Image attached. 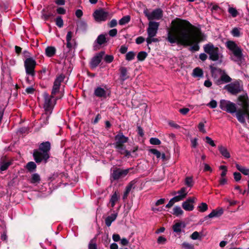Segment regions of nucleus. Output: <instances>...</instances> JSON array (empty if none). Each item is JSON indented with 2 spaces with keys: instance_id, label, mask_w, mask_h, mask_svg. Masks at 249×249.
<instances>
[{
  "instance_id": "25",
  "label": "nucleus",
  "mask_w": 249,
  "mask_h": 249,
  "mask_svg": "<svg viewBox=\"0 0 249 249\" xmlns=\"http://www.w3.org/2000/svg\"><path fill=\"white\" fill-rule=\"evenodd\" d=\"M118 213H115L111 214L110 215L108 216L105 219V223L107 227H109L112 222L114 221L117 218Z\"/></svg>"
},
{
  "instance_id": "36",
  "label": "nucleus",
  "mask_w": 249,
  "mask_h": 249,
  "mask_svg": "<svg viewBox=\"0 0 249 249\" xmlns=\"http://www.w3.org/2000/svg\"><path fill=\"white\" fill-rule=\"evenodd\" d=\"M185 184L189 187H192L194 185L192 177H187L185 179Z\"/></svg>"
},
{
  "instance_id": "37",
  "label": "nucleus",
  "mask_w": 249,
  "mask_h": 249,
  "mask_svg": "<svg viewBox=\"0 0 249 249\" xmlns=\"http://www.w3.org/2000/svg\"><path fill=\"white\" fill-rule=\"evenodd\" d=\"M96 41L97 43L99 45H102L103 44L106 42L107 40L105 35L103 34L99 35L96 39Z\"/></svg>"
},
{
  "instance_id": "9",
  "label": "nucleus",
  "mask_w": 249,
  "mask_h": 249,
  "mask_svg": "<svg viewBox=\"0 0 249 249\" xmlns=\"http://www.w3.org/2000/svg\"><path fill=\"white\" fill-rule=\"evenodd\" d=\"M219 107L222 110L231 114H236L237 111L236 104L228 100H221Z\"/></svg>"
},
{
  "instance_id": "31",
  "label": "nucleus",
  "mask_w": 249,
  "mask_h": 249,
  "mask_svg": "<svg viewBox=\"0 0 249 249\" xmlns=\"http://www.w3.org/2000/svg\"><path fill=\"white\" fill-rule=\"evenodd\" d=\"M203 72L202 70L198 68H196L193 70L192 75L194 77H201L203 76Z\"/></svg>"
},
{
  "instance_id": "8",
  "label": "nucleus",
  "mask_w": 249,
  "mask_h": 249,
  "mask_svg": "<svg viewBox=\"0 0 249 249\" xmlns=\"http://www.w3.org/2000/svg\"><path fill=\"white\" fill-rule=\"evenodd\" d=\"M54 95H50L46 92L43 93L44 103L43 107L45 112L52 113L53 107L56 103V99L54 98Z\"/></svg>"
},
{
  "instance_id": "57",
  "label": "nucleus",
  "mask_w": 249,
  "mask_h": 249,
  "mask_svg": "<svg viewBox=\"0 0 249 249\" xmlns=\"http://www.w3.org/2000/svg\"><path fill=\"white\" fill-rule=\"evenodd\" d=\"M234 178L236 181H238L241 179V175L239 172H234L233 173Z\"/></svg>"
},
{
  "instance_id": "18",
  "label": "nucleus",
  "mask_w": 249,
  "mask_h": 249,
  "mask_svg": "<svg viewBox=\"0 0 249 249\" xmlns=\"http://www.w3.org/2000/svg\"><path fill=\"white\" fill-rule=\"evenodd\" d=\"M218 149L222 156L225 159L231 158V154L226 146L222 144L218 146Z\"/></svg>"
},
{
  "instance_id": "10",
  "label": "nucleus",
  "mask_w": 249,
  "mask_h": 249,
  "mask_svg": "<svg viewBox=\"0 0 249 249\" xmlns=\"http://www.w3.org/2000/svg\"><path fill=\"white\" fill-rule=\"evenodd\" d=\"M132 169V168H131L125 169H122L121 168L114 169L110 175V180L111 182L124 178Z\"/></svg>"
},
{
  "instance_id": "59",
  "label": "nucleus",
  "mask_w": 249,
  "mask_h": 249,
  "mask_svg": "<svg viewBox=\"0 0 249 249\" xmlns=\"http://www.w3.org/2000/svg\"><path fill=\"white\" fill-rule=\"evenodd\" d=\"M199 237V234L197 231L194 232L191 235V238L193 240H196Z\"/></svg>"
},
{
  "instance_id": "62",
  "label": "nucleus",
  "mask_w": 249,
  "mask_h": 249,
  "mask_svg": "<svg viewBox=\"0 0 249 249\" xmlns=\"http://www.w3.org/2000/svg\"><path fill=\"white\" fill-rule=\"evenodd\" d=\"M219 185H224L227 183V179L226 178H220L219 180Z\"/></svg>"
},
{
  "instance_id": "27",
  "label": "nucleus",
  "mask_w": 249,
  "mask_h": 249,
  "mask_svg": "<svg viewBox=\"0 0 249 249\" xmlns=\"http://www.w3.org/2000/svg\"><path fill=\"white\" fill-rule=\"evenodd\" d=\"M231 81V78L226 73H223L220 77V79L217 80V83L218 84H221V82L223 83H229Z\"/></svg>"
},
{
  "instance_id": "1",
  "label": "nucleus",
  "mask_w": 249,
  "mask_h": 249,
  "mask_svg": "<svg viewBox=\"0 0 249 249\" xmlns=\"http://www.w3.org/2000/svg\"><path fill=\"white\" fill-rule=\"evenodd\" d=\"M172 26L168 30L166 40L170 44L184 46L193 45L191 50L197 51L199 49L198 43L203 41L204 35L200 30L191 24L188 21L176 18L172 21Z\"/></svg>"
},
{
  "instance_id": "28",
  "label": "nucleus",
  "mask_w": 249,
  "mask_h": 249,
  "mask_svg": "<svg viewBox=\"0 0 249 249\" xmlns=\"http://www.w3.org/2000/svg\"><path fill=\"white\" fill-rule=\"evenodd\" d=\"M56 52V49L54 47H47L45 49V54L48 57L53 56Z\"/></svg>"
},
{
  "instance_id": "16",
  "label": "nucleus",
  "mask_w": 249,
  "mask_h": 249,
  "mask_svg": "<svg viewBox=\"0 0 249 249\" xmlns=\"http://www.w3.org/2000/svg\"><path fill=\"white\" fill-rule=\"evenodd\" d=\"M196 198L195 197H189L185 201L182 203V207L186 211H192L194 210L193 203H195Z\"/></svg>"
},
{
  "instance_id": "38",
  "label": "nucleus",
  "mask_w": 249,
  "mask_h": 249,
  "mask_svg": "<svg viewBox=\"0 0 249 249\" xmlns=\"http://www.w3.org/2000/svg\"><path fill=\"white\" fill-rule=\"evenodd\" d=\"M36 167V165L33 161L29 162L26 165V168L30 172L34 171Z\"/></svg>"
},
{
  "instance_id": "44",
  "label": "nucleus",
  "mask_w": 249,
  "mask_h": 249,
  "mask_svg": "<svg viewBox=\"0 0 249 249\" xmlns=\"http://www.w3.org/2000/svg\"><path fill=\"white\" fill-rule=\"evenodd\" d=\"M219 169L222 170L220 174V178H225L228 171L227 167L225 165H220Z\"/></svg>"
},
{
  "instance_id": "47",
  "label": "nucleus",
  "mask_w": 249,
  "mask_h": 249,
  "mask_svg": "<svg viewBox=\"0 0 249 249\" xmlns=\"http://www.w3.org/2000/svg\"><path fill=\"white\" fill-rule=\"evenodd\" d=\"M55 24L59 28L63 26V20L60 16L57 17L55 19Z\"/></svg>"
},
{
  "instance_id": "14",
  "label": "nucleus",
  "mask_w": 249,
  "mask_h": 249,
  "mask_svg": "<svg viewBox=\"0 0 249 249\" xmlns=\"http://www.w3.org/2000/svg\"><path fill=\"white\" fill-rule=\"evenodd\" d=\"M65 78V76L63 74H61L56 77L53 83L52 94L55 95L57 92H58L61 83L64 81Z\"/></svg>"
},
{
  "instance_id": "11",
  "label": "nucleus",
  "mask_w": 249,
  "mask_h": 249,
  "mask_svg": "<svg viewBox=\"0 0 249 249\" xmlns=\"http://www.w3.org/2000/svg\"><path fill=\"white\" fill-rule=\"evenodd\" d=\"M24 64L26 74L34 76L35 74V69L36 65V60L32 57H29L24 60Z\"/></svg>"
},
{
  "instance_id": "12",
  "label": "nucleus",
  "mask_w": 249,
  "mask_h": 249,
  "mask_svg": "<svg viewBox=\"0 0 249 249\" xmlns=\"http://www.w3.org/2000/svg\"><path fill=\"white\" fill-rule=\"evenodd\" d=\"M143 13L148 20H160L163 17V11L160 8H157L151 12L145 10Z\"/></svg>"
},
{
  "instance_id": "53",
  "label": "nucleus",
  "mask_w": 249,
  "mask_h": 249,
  "mask_svg": "<svg viewBox=\"0 0 249 249\" xmlns=\"http://www.w3.org/2000/svg\"><path fill=\"white\" fill-rule=\"evenodd\" d=\"M166 241L167 240L164 237L160 236L158 237L157 239V243L159 244L164 245L166 243Z\"/></svg>"
},
{
  "instance_id": "29",
  "label": "nucleus",
  "mask_w": 249,
  "mask_h": 249,
  "mask_svg": "<svg viewBox=\"0 0 249 249\" xmlns=\"http://www.w3.org/2000/svg\"><path fill=\"white\" fill-rule=\"evenodd\" d=\"M120 78L122 81H124L128 78V76L127 74V70L125 67H121L120 69Z\"/></svg>"
},
{
  "instance_id": "60",
  "label": "nucleus",
  "mask_w": 249,
  "mask_h": 249,
  "mask_svg": "<svg viewBox=\"0 0 249 249\" xmlns=\"http://www.w3.org/2000/svg\"><path fill=\"white\" fill-rule=\"evenodd\" d=\"M117 34V30L116 29H113L109 31L108 34L110 36L113 37L116 36Z\"/></svg>"
},
{
  "instance_id": "23",
  "label": "nucleus",
  "mask_w": 249,
  "mask_h": 249,
  "mask_svg": "<svg viewBox=\"0 0 249 249\" xmlns=\"http://www.w3.org/2000/svg\"><path fill=\"white\" fill-rule=\"evenodd\" d=\"M119 199L120 196L118 193H117L116 192H115L111 196L108 205H110L111 207L113 208Z\"/></svg>"
},
{
  "instance_id": "40",
  "label": "nucleus",
  "mask_w": 249,
  "mask_h": 249,
  "mask_svg": "<svg viewBox=\"0 0 249 249\" xmlns=\"http://www.w3.org/2000/svg\"><path fill=\"white\" fill-rule=\"evenodd\" d=\"M147 53L144 51L140 52L137 55V58L139 61H143L145 58L147 57Z\"/></svg>"
},
{
  "instance_id": "61",
  "label": "nucleus",
  "mask_w": 249,
  "mask_h": 249,
  "mask_svg": "<svg viewBox=\"0 0 249 249\" xmlns=\"http://www.w3.org/2000/svg\"><path fill=\"white\" fill-rule=\"evenodd\" d=\"M127 49V47L125 45H122L120 47V52L122 54H124L126 53Z\"/></svg>"
},
{
  "instance_id": "52",
  "label": "nucleus",
  "mask_w": 249,
  "mask_h": 249,
  "mask_svg": "<svg viewBox=\"0 0 249 249\" xmlns=\"http://www.w3.org/2000/svg\"><path fill=\"white\" fill-rule=\"evenodd\" d=\"M89 249H97V245L93 239L90 241L89 244Z\"/></svg>"
},
{
  "instance_id": "21",
  "label": "nucleus",
  "mask_w": 249,
  "mask_h": 249,
  "mask_svg": "<svg viewBox=\"0 0 249 249\" xmlns=\"http://www.w3.org/2000/svg\"><path fill=\"white\" fill-rule=\"evenodd\" d=\"M223 213V209L221 207H218L216 209L213 210L212 212L209 214L208 217L210 218L213 217H218L222 215Z\"/></svg>"
},
{
  "instance_id": "56",
  "label": "nucleus",
  "mask_w": 249,
  "mask_h": 249,
  "mask_svg": "<svg viewBox=\"0 0 249 249\" xmlns=\"http://www.w3.org/2000/svg\"><path fill=\"white\" fill-rule=\"evenodd\" d=\"M224 200L229 203V206H231L236 205L237 203V201L235 200H231L228 198H225Z\"/></svg>"
},
{
  "instance_id": "22",
  "label": "nucleus",
  "mask_w": 249,
  "mask_h": 249,
  "mask_svg": "<svg viewBox=\"0 0 249 249\" xmlns=\"http://www.w3.org/2000/svg\"><path fill=\"white\" fill-rule=\"evenodd\" d=\"M51 113L45 112L40 118L39 122L41 127H44L48 124V120Z\"/></svg>"
},
{
  "instance_id": "4",
  "label": "nucleus",
  "mask_w": 249,
  "mask_h": 249,
  "mask_svg": "<svg viewBox=\"0 0 249 249\" xmlns=\"http://www.w3.org/2000/svg\"><path fill=\"white\" fill-rule=\"evenodd\" d=\"M226 46L232 54V55L231 56V60L240 65L244 59L242 49L233 41H227Z\"/></svg>"
},
{
  "instance_id": "15",
  "label": "nucleus",
  "mask_w": 249,
  "mask_h": 249,
  "mask_svg": "<svg viewBox=\"0 0 249 249\" xmlns=\"http://www.w3.org/2000/svg\"><path fill=\"white\" fill-rule=\"evenodd\" d=\"M94 18L97 21H102L106 20L109 14L107 12L101 9L96 10L93 14Z\"/></svg>"
},
{
  "instance_id": "42",
  "label": "nucleus",
  "mask_w": 249,
  "mask_h": 249,
  "mask_svg": "<svg viewBox=\"0 0 249 249\" xmlns=\"http://www.w3.org/2000/svg\"><path fill=\"white\" fill-rule=\"evenodd\" d=\"M173 230L175 232H180L181 231V224L180 223H176L173 226Z\"/></svg>"
},
{
  "instance_id": "46",
  "label": "nucleus",
  "mask_w": 249,
  "mask_h": 249,
  "mask_svg": "<svg viewBox=\"0 0 249 249\" xmlns=\"http://www.w3.org/2000/svg\"><path fill=\"white\" fill-rule=\"evenodd\" d=\"M181 247L184 249H194V246L193 244L186 242L182 244Z\"/></svg>"
},
{
  "instance_id": "20",
  "label": "nucleus",
  "mask_w": 249,
  "mask_h": 249,
  "mask_svg": "<svg viewBox=\"0 0 249 249\" xmlns=\"http://www.w3.org/2000/svg\"><path fill=\"white\" fill-rule=\"evenodd\" d=\"M94 95L98 98H104L107 97V91L104 89L100 87H98L95 89L94 91Z\"/></svg>"
},
{
  "instance_id": "45",
  "label": "nucleus",
  "mask_w": 249,
  "mask_h": 249,
  "mask_svg": "<svg viewBox=\"0 0 249 249\" xmlns=\"http://www.w3.org/2000/svg\"><path fill=\"white\" fill-rule=\"evenodd\" d=\"M198 210L200 212H204L208 209V205L206 203H201L198 206Z\"/></svg>"
},
{
  "instance_id": "51",
  "label": "nucleus",
  "mask_w": 249,
  "mask_h": 249,
  "mask_svg": "<svg viewBox=\"0 0 249 249\" xmlns=\"http://www.w3.org/2000/svg\"><path fill=\"white\" fill-rule=\"evenodd\" d=\"M207 106L212 108H215L217 106V103L215 100H212L210 103L207 104Z\"/></svg>"
},
{
  "instance_id": "43",
  "label": "nucleus",
  "mask_w": 249,
  "mask_h": 249,
  "mask_svg": "<svg viewBox=\"0 0 249 249\" xmlns=\"http://www.w3.org/2000/svg\"><path fill=\"white\" fill-rule=\"evenodd\" d=\"M206 122L205 121L204 122H200L198 124V129L199 131L203 133H206V131L205 129V123H206Z\"/></svg>"
},
{
  "instance_id": "19",
  "label": "nucleus",
  "mask_w": 249,
  "mask_h": 249,
  "mask_svg": "<svg viewBox=\"0 0 249 249\" xmlns=\"http://www.w3.org/2000/svg\"><path fill=\"white\" fill-rule=\"evenodd\" d=\"M188 194V192L187 191V188L186 187H182L178 191V192H174L172 193L173 195H176L178 194V195L175 196V197H179V201L183 200L184 198L186 197L187 195Z\"/></svg>"
},
{
  "instance_id": "24",
  "label": "nucleus",
  "mask_w": 249,
  "mask_h": 249,
  "mask_svg": "<svg viewBox=\"0 0 249 249\" xmlns=\"http://www.w3.org/2000/svg\"><path fill=\"white\" fill-rule=\"evenodd\" d=\"M12 164V161L10 160H2L0 161V171L2 172L6 170L10 165Z\"/></svg>"
},
{
  "instance_id": "35",
  "label": "nucleus",
  "mask_w": 249,
  "mask_h": 249,
  "mask_svg": "<svg viewBox=\"0 0 249 249\" xmlns=\"http://www.w3.org/2000/svg\"><path fill=\"white\" fill-rule=\"evenodd\" d=\"M228 11L232 18L236 17L239 14L236 9L232 7H229Z\"/></svg>"
},
{
  "instance_id": "2",
  "label": "nucleus",
  "mask_w": 249,
  "mask_h": 249,
  "mask_svg": "<svg viewBox=\"0 0 249 249\" xmlns=\"http://www.w3.org/2000/svg\"><path fill=\"white\" fill-rule=\"evenodd\" d=\"M51 144L49 142H42L39 145L38 149L35 150L33 156L37 163H46L50 158Z\"/></svg>"
},
{
  "instance_id": "54",
  "label": "nucleus",
  "mask_w": 249,
  "mask_h": 249,
  "mask_svg": "<svg viewBox=\"0 0 249 249\" xmlns=\"http://www.w3.org/2000/svg\"><path fill=\"white\" fill-rule=\"evenodd\" d=\"M66 47L69 49V51L71 50L72 47L74 44V40H70L69 41H66Z\"/></svg>"
},
{
  "instance_id": "30",
  "label": "nucleus",
  "mask_w": 249,
  "mask_h": 249,
  "mask_svg": "<svg viewBox=\"0 0 249 249\" xmlns=\"http://www.w3.org/2000/svg\"><path fill=\"white\" fill-rule=\"evenodd\" d=\"M235 166L238 170L241 172L242 174L248 176L249 177V169L245 167L242 166L238 163L235 164Z\"/></svg>"
},
{
  "instance_id": "50",
  "label": "nucleus",
  "mask_w": 249,
  "mask_h": 249,
  "mask_svg": "<svg viewBox=\"0 0 249 249\" xmlns=\"http://www.w3.org/2000/svg\"><path fill=\"white\" fill-rule=\"evenodd\" d=\"M205 142L210 144L212 147H215V144L214 142V141L209 137L206 136L205 138Z\"/></svg>"
},
{
  "instance_id": "55",
  "label": "nucleus",
  "mask_w": 249,
  "mask_h": 249,
  "mask_svg": "<svg viewBox=\"0 0 249 249\" xmlns=\"http://www.w3.org/2000/svg\"><path fill=\"white\" fill-rule=\"evenodd\" d=\"M113 56L111 55H106L105 56L104 60L107 63H111L113 60Z\"/></svg>"
},
{
  "instance_id": "63",
  "label": "nucleus",
  "mask_w": 249,
  "mask_h": 249,
  "mask_svg": "<svg viewBox=\"0 0 249 249\" xmlns=\"http://www.w3.org/2000/svg\"><path fill=\"white\" fill-rule=\"evenodd\" d=\"M56 12L58 14L64 15L66 13V10L63 7H58L56 9Z\"/></svg>"
},
{
  "instance_id": "34",
  "label": "nucleus",
  "mask_w": 249,
  "mask_h": 249,
  "mask_svg": "<svg viewBox=\"0 0 249 249\" xmlns=\"http://www.w3.org/2000/svg\"><path fill=\"white\" fill-rule=\"evenodd\" d=\"M178 197H175V196L173 197L170 200L169 202L166 205L165 207L166 208H170L171 207H172L175 202L179 201V199H178L179 198Z\"/></svg>"
},
{
  "instance_id": "41",
  "label": "nucleus",
  "mask_w": 249,
  "mask_h": 249,
  "mask_svg": "<svg viewBox=\"0 0 249 249\" xmlns=\"http://www.w3.org/2000/svg\"><path fill=\"white\" fill-rule=\"evenodd\" d=\"M135 56V53L133 51L128 52L125 55V59L127 61L133 60Z\"/></svg>"
},
{
  "instance_id": "5",
  "label": "nucleus",
  "mask_w": 249,
  "mask_h": 249,
  "mask_svg": "<svg viewBox=\"0 0 249 249\" xmlns=\"http://www.w3.org/2000/svg\"><path fill=\"white\" fill-rule=\"evenodd\" d=\"M115 147L118 152L126 157H129L130 156V152L126 150L124 145V143L127 142L128 138L124 136L123 133H119L115 136Z\"/></svg>"
},
{
  "instance_id": "6",
  "label": "nucleus",
  "mask_w": 249,
  "mask_h": 249,
  "mask_svg": "<svg viewBox=\"0 0 249 249\" xmlns=\"http://www.w3.org/2000/svg\"><path fill=\"white\" fill-rule=\"evenodd\" d=\"M160 24L158 22L150 21L148 23V27L147 29L148 36L146 39L147 45L151 44L152 42H158L159 39L155 38L158 33Z\"/></svg>"
},
{
  "instance_id": "39",
  "label": "nucleus",
  "mask_w": 249,
  "mask_h": 249,
  "mask_svg": "<svg viewBox=\"0 0 249 249\" xmlns=\"http://www.w3.org/2000/svg\"><path fill=\"white\" fill-rule=\"evenodd\" d=\"M231 33L234 37H239L241 36L240 29L237 27L233 28Z\"/></svg>"
},
{
  "instance_id": "49",
  "label": "nucleus",
  "mask_w": 249,
  "mask_h": 249,
  "mask_svg": "<svg viewBox=\"0 0 249 249\" xmlns=\"http://www.w3.org/2000/svg\"><path fill=\"white\" fill-rule=\"evenodd\" d=\"M149 142L153 145H160L161 143L160 140L157 138H151Z\"/></svg>"
},
{
  "instance_id": "33",
  "label": "nucleus",
  "mask_w": 249,
  "mask_h": 249,
  "mask_svg": "<svg viewBox=\"0 0 249 249\" xmlns=\"http://www.w3.org/2000/svg\"><path fill=\"white\" fill-rule=\"evenodd\" d=\"M130 20V17L129 16H125L123 17L119 21V24L121 25H124L128 23Z\"/></svg>"
},
{
  "instance_id": "64",
  "label": "nucleus",
  "mask_w": 249,
  "mask_h": 249,
  "mask_svg": "<svg viewBox=\"0 0 249 249\" xmlns=\"http://www.w3.org/2000/svg\"><path fill=\"white\" fill-rule=\"evenodd\" d=\"M144 41V38L142 36H139L136 39V43L138 44H140L143 43Z\"/></svg>"
},
{
  "instance_id": "58",
  "label": "nucleus",
  "mask_w": 249,
  "mask_h": 249,
  "mask_svg": "<svg viewBox=\"0 0 249 249\" xmlns=\"http://www.w3.org/2000/svg\"><path fill=\"white\" fill-rule=\"evenodd\" d=\"M117 24V21L115 19H112L110 22L108 23V26L110 28L115 27Z\"/></svg>"
},
{
  "instance_id": "26",
  "label": "nucleus",
  "mask_w": 249,
  "mask_h": 249,
  "mask_svg": "<svg viewBox=\"0 0 249 249\" xmlns=\"http://www.w3.org/2000/svg\"><path fill=\"white\" fill-rule=\"evenodd\" d=\"M40 181V176L37 173H34L31 175L30 182L32 184L36 185Z\"/></svg>"
},
{
  "instance_id": "32",
  "label": "nucleus",
  "mask_w": 249,
  "mask_h": 249,
  "mask_svg": "<svg viewBox=\"0 0 249 249\" xmlns=\"http://www.w3.org/2000/svg\"><path fill=\"white\" fill-rule=\"evenodd\" d=\"M173 214L176 216L181 215L183 213V211L179 206H175L173 209Z\"/></svg>"
},
{
  "instance_id": "48",
  "label": "nucleus",
  "mask_w": 249,
  "mask_h": 249,
  "mask_svg": "<svg viewBox=\"0 0 249 249\" xmlns=\"http://www.w3.org/2000/svg\"><path fill=\"white\" fill-rule=\"evenodd\" d=\"M149 152L154 155L157 158L159 159L160 158L161 153L160 152L156 149H150L149 150Z\"/></svg>"
},
{
  "instance_id": "17",
  "label": "nucleus",
  "mask_w": 249,
  "mask_h": 249,
  "mask_svg": "<svg viewBox=\"0 0 249 249\" xmlns=\"http://www.w3.org/2000/svg\"><path fill=\"white\" fill-rule=\"evenodd\" d=\"M104 53V52H101L92 58L90 62L92 68H96L100 64Z\"/></svg>"
},
{
  "instance_id": "3",
  "label": "nucleus",
  "mask_w": 249,
  "mask_h": 249,
  "mask_svg": "<svg viewBox=\"0 0 249 249\" xmlns=\"http://www.w3.org/2000/svg\"><path fill=\"white\" fill-rule=\"evenodd\" d=\"M239 101L241 103L240 105L242 109L237 110L235 114V117L237 120L242 124H246V116L249 117V99L247 96H240Z\"/></svg>"
},
{
  "instance_id": "7",
  "label": "nucleus",
  "mask_w": 249,
  "mask_h": 249,
  "mask_svg": "<svg viewBox=\"0 0 249 249\" xmlns=\"http://www.w3.org/2000/svg\"><path fill=\"white\" fill-rule=\"evenodd\" d=\"M205 52L209 55V59L215 61L219 60L222 62V55L219 53V49L214 47L212 44L209 43L204 46Z\"/></svg>"
},
{
  "instance_id": "13",
  "label": "nucleus",
  "mask_w": 249,
  "mask_h": 249,
  "mask_svg": "<svg viewBox=\"0 0 249 249\" xmlns=\"http://www.w3.org/2000/svg\"><path fill=\"white\" fill-rule=\"evenodd\" d=\"M225 89L233 95H235L242 90V87L239 82L238 81H234L226 85Z\"/></svg>"
}]
</instances>
